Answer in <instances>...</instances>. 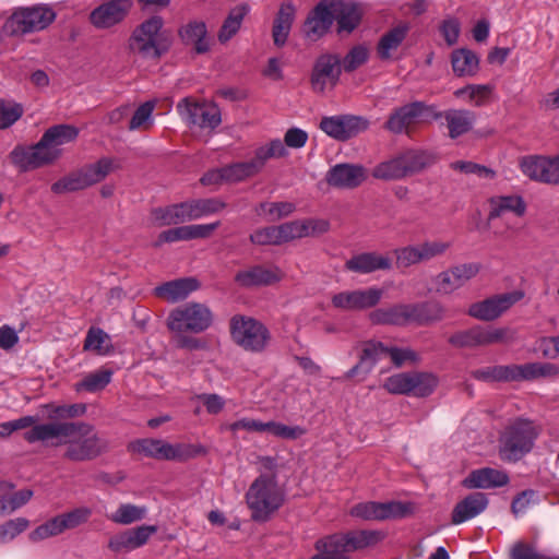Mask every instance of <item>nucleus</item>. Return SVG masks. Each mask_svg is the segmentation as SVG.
<instances>
[{"label":"nucleus","mask_w":559,"mask_h":559,"mask_svg":"<svg viewBox=\"0 0 559 559\" xmlns=\"http://www.w3.org/2000/svg\"><path fill=\"white\" fill-rule=\"evenodd\" d=\"M490 211L487 224L501 217L506 212H511L518 217H522L526 212V203L520 195H498L489 200Z\"/></svg>","instance_id":"31"},{"label":"nucleus","mask_w":559,"mask_h":559,"mask_svg":"<svg viewBox=\"0 0 559 559\" xmlns=\"http://www.w3.org/2000/svg\"><path fill=\"white\" fill-rule=\"evenodd\" d=\"M489 500L484 492H472L459 501L452 510L451 522L454 525L476 518L488 507Z\"/></svg>","instance_id":"25"},{"label":"nucleus","mask_w":559,"mask_h":559,"mask_svg":"<svg viewBox=\"0 0 559 559\" xmlns=\"http://www.w3.org/2000/svg\"><path fill=\"white\" fill-rule=\"evenodd\" d=\"M449 136L457 139L469 132L476 120V114L467 109H449L444 111Z\"/></svg>","instance_id":"36"},{"label":"nucleus","mask_w":559,"mask_h":559,"mask_svg":"<svg viewBox=\"0 0 559 559\" xmlns=\"http://www.w3.org/2000/svg\"><path fill=\"white\" fill-rule=\"evenodd\" d=\"M23 112L21 104L0 98V130L14 124L23 116Z\"/></svg>","instance_id":"57"},{"label":"nucleus","mask_w":559,"mask_h":559,"mask_svg":"<svg viewBox=\"0 0 559 559\" xmlns=\"http://www.w3.org/2000/svg\"><path fill=\"white\" fill-rule=\"evenodd\" d=\"M397 267H409L423 262L420 246H407L394 250Z\"/></svg>","instance_id":"64"},{"label":"nucleus","mask_w":559,"mask_h":559,"mask_svg":"<svg viewBox=\"0 0 559 559\" xmlns=\"http://www.w3.org/2000/svg\"><path fill=\"white\" fill-rule=\"evenodd\" d=\"M177 110L190 124L202 129H215L222 122L221 111L215 105L194 102L190 97L182 98L177 104Z\"/></svg>","instance_id":"12"},{"label":"nucleus","mask_w":559,"mask_h":559,"mask_svg":"<svg viewBox=\"0 0 559 559\" xmlns=\"http://www.w3.org/2000/svg\"><path fill=\"white\" fill-rule=\"evenodd\" d=\"M92 510L87 507H79L68 512L58 514L63 532L74 530L90 520Z\"/></svg>","instance_id":"55"},{"label":"nucleus","mask_w":559,"mask_h":559,"mask_svg":"<svg viewBox=\"0 0 559 559\" xmlns=\"http://www.w3.org/2000/svg\"><path fill=\"white\" fill-rule=\"evenodd\" d=\"M112 371L109 369H100L87 374L79 384L78 389H84L88 392H97L103 390L111 380Z\"/></svg>","instance_id":"59"},{"label":"nucleus","mask_w":559,"mask_h":559,"mask_svg":"<svg viewBox=\"0 0 559 559\" xmlns=\"http://www.w3.org/2000/svg\"><path fill=\"white\" fill-rule=\"evenodd\" d=\"M451 63L457 76H472L478 71L479 59L469 49H456L451 55Z\"/></svg>","instance_id":"42"},{"label":"nucleus","mask_w":559,"mask_h":559,"mask_svg":"<svg viewBox=\"0 0 559 559\" xmlns=\"http://www.w3.org/2000/svg\"><path fill=\"white\" fill-rule=\"evenodd\" d=\"M128 449L133 453H140L159 461H166L167 457V441L163 439H138L130 442Z\"/></svg>","instance_id":"41"},{"label":"nucleus","mask_w":559,"mask_h":559,"mask_svg":"<svg viewBox=\"0 0 559 559\" xmlns=\"http://www.w3.org/2000/svg\"><path fill=\"white\" fill-rule=\"evenodd\" d=\"M251 519L257 522H266L271 515L284 503V492L272 475L259 476L246 493Z\"/></svg>","instance_id":"3"},{"label":"nucleus","mask_w":559,"mask_h":559,"mask_svg":"<svg viewBox=\"0 0 559 559\" xmlns=\"http://www.w3.org/2000/svg\"><path fill=\"white\" fill-rule=\"evenodd\" d=\"M480 271L478 263H463L449 267L440 272L433 283L436 292L442 295H449L463 287L468 281L474 278Z\"/></svg>","instance_id":"15"},{"label":"nucleus","mask_w":559,"mask_h":559,"mask_svg":"<svg viewBox=\"0 0 559 559\" xmlns=\"http://www.w3.org/2000/svg\"><path fill=\"white\" fill-rule=\"evenodd\" d=\"M250 8L247 3H241L233 8L227 17L225 19L217 38L222 44L227 43L240 29L243 17L249 12Z\"/></svg>","instance_id":"43"},{"label":"nucleus","mask_w":559,"mask_h":559,"mask_svg":"<svg viewBox=\"0 0 559 559\" xmlns=\"http://www.w3.org/2000/svg\"><path fill=\"white\" fill-rule=\"evenodd\" d=\"M519 381L537 378H554L559 374V367L551 362H528L518 365Z\"/></svg>","instance_id":"46"},{"label":"nucleus","mask_w":559,"mask_h":559,"mask_svg":"<svg viewBox=\"0 0 559 559\" xmlns=\"http://www.w3.org/2000/svg\"><path fill=\"white\" fill-rule=\"evenodd\" d=\"M413 512L411 503L400 501L374 502L367 501L355 504L350 509V515L366 521H383L388 519L405 518Z\"/></svg>","instance_id":"10"},{"label":"nucleus","mask_w":559,"mask_h":559,"mask_svg":"<svg viewBox=\"0 0 559 559\" xmlns=\"http://www.w3.org/2000/svg\"><path fill=\"white\" fill-rule=\"evenodd\" d=\"M207 29L203 22L193 21L179 29V37L187 46H192L193 50L201 55L210 50L209 40L206 39Z\"/></svg>","instance_id":"34"},{"label":"nucleus","mask_w":559,"mask_h":559,"mask_svg":"<svg viewBox=\"0 0 559 559\" xmlns=\"http://www.w3.org/2000/svg\"><path fill=\"white\" fill-rule=\"evenodd\" d=\"M115 169V160L110 157H103L94 164L71 171L51 185V191L56 194H63L86 189L103 181Z\"/></svg>","instance_id":"5"},{"label":"nucleus","mask_w":559,"mask_h":559,"mask_svg":"<svg viewBox=\"0 0 559 559\" xmlns=\"http://www.w3.org/2000/svg\"><path fill=\"white\" fill-rule=\"evenodd\" d=\"M411 27L408 23H400L384 33L377 46V52L381 60L391 59V51L396 50L406 38Z\"/></svg>","instance_id":"37"},{"label":"nucleus","mask_w":559,"mask_h":559,"mask_svg":"<svg viewBox=\"0 0 559 559\" xmlns=\"http://www.w3.org/2000/svg\"><path fill=\"white\" fill-rule=\"evenodd\" d=\"M412 371L389 377L383 388L392 394L411 395Z\"/></svg>","instance_id":"63"},{"label":"nucleus","mask_w":559,"mask_h":559,"mask_svg":"<svg viewBox=\"0 0 559 559\" xmlns=\"http://www.w3.org/2000/svg\"><path fill=\"white\" fill-rule=\"evenodd\" d=\"M343 543L348 552L376 546L383 539V534L373 530H357L342 533Z\"/></svg>","instance_id":"39"},{"label":"nucleus","mask_w":559,"mask_h":559,"mask_svg":"<svg viewBox=\"0 0 559 559\" xmlns=\"http://www.w3.org/2000/svg\"><path fill=\"white\" fill-rule=\"evenodd\" d=\"M412 323L419 326L430 325L445 318V308L438 300L411 304Z\"/></svg>","instance_id":"30"},{"label":"nucleus","mask_w":559,"mask_h":559,"mask_svg":"<svg viewBox=\"0 0 559 559\" xmlns=\"http://www.w3.org/2000/svg\"><path fill=\"white\" fill-rule=\"evenodd\" d=\"M23 438L28 443L64 445L62 457L70 462L93 461L109 450V442L85 421L43 423L24 432Z\"/></svg>","instance_id":"1"},{"label":"nucleus","mask_w":559,"mask_h":559,"mask_svg":"<svg viewBox=\"0 0 559 559\" xmlns=\"http://www.w3.org/2000/svg\"><path fill=\"white\" fill-rule=\"evenodd\" d=\"M212 312L202 304H188L173 310L167 319V326L174 333H201L212 324Z\"/></svg>","instance_id":"9"},{"label":"nucleus","mask_w":559,"mask_h":559,"mask_svg":"<svg viewBox=\"0 0 559 559\" xmlns=\"http://www.w3.org/2000/svg\"><path fill=\"white\" fill-rule=\"evenodd\" d=\"M509 475L504 471L483 467L472 471L462 480V486L466 489H491L503 487L509 484Z\"/></svg>","instance_id":"23"},{"label":"nucleus","mask_w":559,"mask_h":559,"mask_svg":"<svg viewBox=\"0 0 559 559\" xmlns=\"http://www.w3.org/2000/svg\"><path fill=\"white\" fill-rule=\"evenodd\" d=\"M295 14L296 8L292 2L281 4L272 27V37L275 46L283 47L286 44Z\"/></svg>","instance_id":"32"},{"label":"nucleus","mask_w":559,"mask_h":559,"mask_svg":"<svg viewBox=\"0 0 559 559\" xmlns=\"http://www.w3.org/2000/svg\"><path fill=\"white\" fill-rule=\"evenodd\" d=\"M225 181L238 182L259 174L252 160L236 163L224 167Z\"/></svg>","instance_id":"56"},{"label":"nucleus","mask_w":559,"mask_h":559,"mask_svg":"<svg viewBox=\"0 0 559 559\" xmlns=\"http://www.w3.org/2000/svg\"><path fill=\"white\" fill-rule=\"evenodd\" d=\"M230 335L238 346L251 353L264 352L271 340V333L262 322L246 316L231 318Z\"/></svg>","instance_id":"8"},{"label":"nucleus","mask_w":559,"mask_h":559,"mask_svg":"<svg viewBox=\"0 0 559 559\" xmlns=\"http://www.w3.org/2000/svg\"><path fill=\"white\" fill-rule=\"evenodd\" d=\"M200 287L194 277H183L166 282L155 288V295L171 302H177Z\"/></svg>","instance_id":"29"},{"label":"nucleus","mask_w":559,"mask_h":559,"mask_svg":"<svg viewBox=\"0 0 559 559\" xmlns=\"http://www.w3.org/2000/svg\"><path fill=\"white\" fill-rule=\"evenodd\" d=\"M9 157L11 163L20 168L21 171L37 169L35 159L33 157L32 146L25 147L17 145L10 153Z\"/></svg>","instance_id":"61"},{"label":"nucleus","mask_w":559,"mask_h":559,"mask_svg":"<svg viewBox=\"0 0 559 559\" xmlns=\"http://www.w3.org/2000/svg\"><path fill=\"white\" fill-rule=\"evenodd\" d=\"M193 221L202 216L218 213L226 207V203L218 198L188 200Z\"/></svg>","instance_id":"52"},{"label":"nucleus","mask_w":559,"mask_h":559,"mask_svg":"<svg viewBox=\"0 0 559 559\" xmlns=\"http://www.w3.org/2000/svg\"><path fill=\"white\" fill-rule=\"evenodd\" d=\"M45 141L55 147L74 142L79 136V129L72 124H55L44 132Z\"/></svg>","instance_id":"47"},{"label":"nucleus","mask_w":559,"mask_h":559,"mask_svg":"<svg viewBox=\"0 0 559 559\" xmlns=\"http://www.w3.org/2000/svg\"><path fill=\"white\" fill-rule=\"evenodd\" d=\"M83 349L96 355L105 356L114 353L110 336L99 328H90L84 340Z\"/></svg>","instance_id":"44"},{"label":"nucleus","mask_w":559,"mask_h":559,"mask_svg":"<svg viewBox=\"0 0 559 559\" xmlns=\"http://www.w3.org/2000/svg\"><path fill=\"white\" fill-rule=\"evenodd\" d=\"M369 318L374 324L405 326L412 323L411 304H396L376 309Z\"/></svg>","instance_id":"27"},{"label":"nucleus","mask_w":559,"mask_h":559,"mask_svg":"<svg viewBox=\"0 0 559 559\" xmlns=\"http://www.w3.org/2000/svg\"><path fill=\"white\" fill-rule=\"evenodd\" d=\"M382 296L383 290L377 287L342 292L332 297V305L346 311L364 310L377 306Z\"/></svg>","instance_id":"16"},{"label":"nucleus","mask_w":559,"mask_h":559,"mask_svg":"<svg viewBox=\"0 0 559 559\" xmlns=\"http://www.w3.org/2000/svg\"><path fill=\"white\" fill-rule=\"evenodd\" d=\"M288 154L284 143L280 139L272 140L270 143L260 146L254 152L251 159L260 173L270 158H280Z\"/></svg>","instance_id":"48"},{"label":"nucleus","mask_w":559,"mask_h":559,"mask_svg":"<svg viewBox=\"0 0 559 559\" xmlns=\"http://www.w3.org/2000/svg\"><path fill=\"white\" fill-rule=\"evenodd\" d=\"M367 179L366 168L361 165L340 164L328 173L326 181L336 188L354 189Z\"/></svg>","instance_id":"22"},{"label":"nucleus","mask_w":559,"mask_h":559,"mask_svg":"<svg viewBox=\"0 0 559 559\" xmlns=\"http://www.w3.org/2000/svg\"><path fill=\"white\" fill-rule=\"evenodd\" d=\"M283 278L284 272L275 265H254L235 275V282L242 287L270 286Z\"/></svg>","instance_id":"21"},{"label":"nucleus","mask_w":559,"mask_h":559,"mask_svg":"<svg viewBox=\"0 0 559 559\" xmlns=\"http://www.w3.org/2000/svg\"><path fill=\"white\" fill-rule=\"evenodd\" d=\"M62 533L63 530L60 523V519L58 515H56L29 533V539L36 543L49 537L60 535Z\"/></svg>","instance_id":"62"},{"label":"nucleus","mask_w":559,"mask_h":559,"mask_svg":"<svg viewBox=\"0 0 559 559\" xmlns=\"http://www.w3.org/2000/svg\"><path fill=\"white\" fill-rule=\"evenodd\" d=\"M131 8V0H110L95 8L90 21L96 28H109L121 23Z\"/></svg>","instance_id":"17"},{"label":"nucleus","mask_w":559,"mask_h":559,"mask_svg":"<svg viewBox=\"0 0 559 559\" xmlns=\"http://www.w3.org/2000/svg\"><path fill=\"white\" fill-rule=\"evenodd\" d=\"M342 73L341 58L335 53L319 56L313 64L310 84L314 93L323 94L330 85L333 88Z\"/></svg>","instance_id":"11"},{"label":"nucleus","mask_w":559,"mask_h":559,"mask_svg":"<svg viewBox=\"0 0 559 559\" xmlns=\"http://www.w3.org/2000/svg\"><path fill=\"white\" fill-rule=\"evenodd\" d=\"M333 25L331 0H321L308 14L302 25L304 35L310 40L323 37Z\"/></svg>","instance_id":"18"},{"label":"nucleus","mask_w":559,"mask_h":559,"mask_svg":"<svg viewBox=\"0 0 559 559\" xmlns=\"http://www.w3.org/2000/svg\"><path fill=\"white\" fill-rule=\"evenodd\" d=\"M163 26L164 20L158 15L143 21L128 40L129 50L142 59L158 61L171 47V39L162 31Z\"/></svg>","instance_id":"2"},{"label":"nucleus","mask_w":559,"mask_h":559,"mask_svg":"<svg viewBox=\"0 0 559 559\" xmlns=\"http://www.w3.org/2000/svg\"><path fill=\"white\" fill-rule=\"evenodd\" d=\"M538 433V428L530 419L516 418L511 421L499 439L500 457L507 462H518L533 449Z\"/></svg>","instance_id":"4"},{"label":"nucleus","mask_w":559,"mask_h":559,"mask_svg":"<svg viewBox=\"0 0 559 559\" xmlns=\"http://www.w3.org/2000/svg\"><path fill=\"white\" fill-rule=\"evenodd\" d=\"M427 105L423 102H413L393 110L384 123V129L394 134L409 133V129L417 119L425 114Z\"/></svg>","instance_id":"19"},{"label":"nucleus","mask_w":559,"mask_h":559,"mask_svg":"<svg viewBox=\"0 0 559 559\" xmlns=\"http://www.w3.org/2000/svg\"><path fill=\"white\" fill-rule=\"evenodd\" d=\"M472 377L485 382L519 381L518 365H497L473 370Z\"/></svg>","instance_id":"40"},{"label":"nucleus","mask_w":559,"mask_h":559,"mask_svg":"<svg viewBox=\"0 0 559 559\" xmlns=\"http://www.w3.org/2000/svg\"><path fill=\"white\" fill-rule=\"evenodd\" d=\"M385 346L381 342L369 341L364 344L359 361L346 374L345 378L349 379L359 373L368 374L378 359L384 355Z\"/></svg>","instance_id":"33"},{"label":"nucleus","mask_w":559,"mask_h":559,"mask_svg":"<svg viewBox=\"0 0 559 559\" xmlns=\"http://www.w3.org/2000/svg\"><path fill=\"white\" fill-rule=\"evenodd\" d=\"M154 222L158 226L179 225L193 221L189 201L155 207L151 211Z\"/></svg>","instance_id":"26"},{"label":"nucleus","mask_w":559,"mask_h":559,"mask_svg":"<svg viewBox=\"0 0 559 559\" xmlns=\"http://www.w3.org/2000/svg\"><path fill=\"white\" fill-rule=\"evenodd\" d=\"M545 163V156H527L522 159L520 166L523 174L530 179L544 182Z\"/></svg>","instance_id":"60"},{"label":"nucleus","mask_w":559,"mask_h":559,"mask_svg":"<svg viewBox=\"0 0 559 559\" xmlns=\"http://www.w3.org/2000/svg\"><path fill=\"white\" fill-rule=\"evenodd\" d=\"M319 551L311 559H349L342 533L325 536L316 543Z\"/></svg>","instance_id":"38"},{"label":"nucleus","mask_w":559,"mask_h":559,"mask_svg":"<svg viewBox=\"0 0 559 559\" xmlns=\"http://www.w3.org/2000/svg\"><path fill=\"white\" fill-rule=\"evenodd\" d=\"M391 267L392 260L386 254H381L376 251L355 254L345 262V269L347 271L359 274L389 271Z\"/></svg>","instance_id":"24"},{"label":"nucleus","mask_w":559,"mask_h":559,"mask_svg":"<svg viewBox=\"0 0 559 559\" xmlns=\"http://www.w3.org/2000/svg\"><path fill=\"white\" fill-rule=\"evenodd\" d=\"M333 22H337V33H352L360 23L361 15L358 8L344 0H331Z\"/></svg>","instance_id":"28"},{"label":"nucleus","mask_w":559,"mask_h":559,"mask_svg":"<svg viewBox=\"0 0 559 559\" xmlns=\"http://www.w3.org/2000/svg\"><path fill=\"white\" fill-rule=\"evenodd\" d=\"M368 127L369 121L367 119L353 115L324 117L320 122L321 130L338 141L354 138L367 130Z\"/></svg>","instance_id":"14"},{"label":"nucleus","mask_w":559,"mask_h":559,"mask_svg":"<svg viewBox=\"0 0 559 559\" xmlns=\"http://www.w3.org/2000/svg\"><path fill=\"white\" fill-rule=\"evenodd\" d=\"M372 176L376 179L384 181L401 180L407 178L397 154L386 160L379 163L372 169Z\"/></svg>","instance_id":"50"},{"label":"nucleus","mask_w":559,"mask_h":559,"mask_svg":"<svg viewBox=\"0 0 559 559\" xmlns=\"http://www.w3.org/2000/svg\"><path fill=\"white\" fill-rule=\"evenodd\" d=\"M523 297L521 292L496 295L469 306L467 314L480 321H493Z\"/></svg>","instance_id":"13"},{"label":"nucleus","mask_w":559,"mask_h":559,"mask_svg":"<svg viewBox=\"0 0 559 559\" xmlns=\"http://www.w3.org/2000/svg\"><path fill=\"white\" fill-rule=\"evenodd\" d=\"M369 58V50L365 45L354 46L341 60L342 70L349 73L361 67Z\"/></svg>","instance_id":"58"},{"label":"nucleus","mask_w":559,"mask_h":559,"mask_svg":"<svg viewBox=\"0 0 559 559\" xmlns=\"http://www.w3.org/2000/svg\"><path fill=\"white\" fill-rule=\"evenodd\" d=\"M207 454V449L200 443H169L167 442L166 461L186 462Z\"/></svg>","instance_id":"45"},{"label":"nucleus","mask_w":559,"mask_h":559,"mask_svg":"<svg viewBox=\"0 0 559 559\" xmlns=\"http://www.w3.org/2000/svg\"><path fill=\"white\" fill-rule=\"evenodd\" d=\"M155 107L156 100H147L139 106L129 121L128 129L130 131L150 129L153 124L152 115Z\"/></svg>","instance_id":"53"},{"label":"nucleus","mask_w":559,"mask_h":559,"mask_svg":"<svg viewBox=\"0 0 559 559\" xmlns=\"http://www.w3.org/2000/svg\"><path fill=\"white\" fill-rule=\"evenodd\" d=\"M516 340V332L510 328H486L474 325L457 331L449 337V343L456 348L486 347L493 344H510Z\"/></svg>","instance_id":"7"},{"label":"nucleus","mask_w":559,"mask_h":559,"mask_svg":"<svg viewBox=\"0 0 559 559\" xmlns=\"http://www.w3.org/2000/svg\"><path fill=\"white\" fill-rule=\"evenodd\" d=\"M157 532L155 525H141L120 532L109 538L108 548L114 552L130 551L145 545Z\"/></svg>","instance_id":"20"},{"label":"nucleus","mask_w":559,"mask_h":559,"mask_svg":"<svg viewBox=\"0 0 559 559\" xmlns=\"http://www.w3.org/2000/svg\"><path fill=\"white\" fill-rule=\"evenodd\" d=\"M146 509L134 504H121L117 511L109 516V519L122 525H129L133 522L141 521L145 518Z\"/></svg>","instance_id":"54"},{"label":"nucleus","mask_w":559,"mask_h":559,"mask_svg":"<svg viewBox=\"0 0 559 559\" xmlns=\"http://www.w3.org/2000/svg\"><path fill=\"white\" fill-rule=\"evenodd\" d=\"M56 20V12L43 4L17 8L7 19L3 31L9 36H23L47 28Z\"/></svg>","instance_id":"6"},{"label":"nucleus","mask_w":559,"mask_h":559,"mask_svg":"<svg viewBox=\"0 0 559 559\" xmlns=\"http://www.w3.org/2000/svg\"><path fill=\"white\" fill-rule=\"evenodd\" d=\"M439 379L431 372L412 371L411 395L429 396L438 386Z\"/></svg>","instance_id":"49"},{"label":"nucleus","mask_w":559,"mask_h":559,"mask_svg":"<svg viewBox=\"0 0 559 559\" xmlns=\"http://www.w3.org/2000/svg\"><path fill=\"white\" fill-rule=\"evenodd\" d=\"M406 177H412L424 171L435 163V156L423 150H405L397 154Z\"/></svg>","instance_id":"35"},{"label":"nucleus","mask_w":559,"mask_h":559,"mask_svg":"<svg viewBox=\"0 0 559 559\" xmlns=\"http://www.w3.org/2000/svg\"><path fill=\"white\" fill-rule=\"evenodd\" d=\"M32 150L37 168L53 164L62 155V150L45 141L44 135L36 144L32 145Z\"/></svg>","instance_id":"51"}]
</instances>
